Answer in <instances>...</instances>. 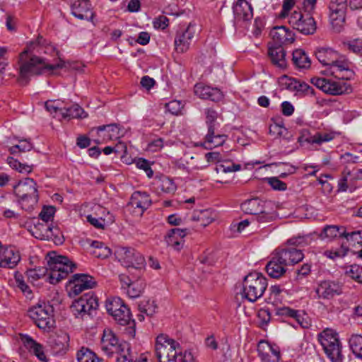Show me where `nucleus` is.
Returning <instances> with one entry per match:
<instances>
[{"mask_svg": "<svg viewBox=\"0 0 362 362\" xmlns=\"http://www.w3.org/2000/svg\"><path fill=\"white\" fill-rule=\"evenodd\" d=\"M267 182L269 185L276 190H285L286 189V184L281 181L276 177L267 178Z\"/></svg>", "mask_w": 362, "mask_h": 362, "instance_id": "nucleus-63", "label": "nucleus"}, {"mask_svg": "<svg viewBox=\"0 0 362 362\" xmlns=\"http://www.w3.org/2000/svg\"><path fill=\"white\" fill-rule=\"evenodd\" d=\"M155 354L158 362H194L190 352L183 351L177 341L164 334L156 338Z\"/></svg>", "mask_w": 362, "mask_h": 362, "instance_id": "nucleus-4", "label": "nucleus"}, {"mask_svg": "<svg viewBox=\"0 0 362 362\" xmlns=\"http://www.w3.org/2000/svg\"><path fill=\"white\" fill-rule=\"evenodd\" d=\"M90 245L93 247L91 253L95 257L105 259L112 253L111 250L102 242L92 241Z\"/></svg>", "mask_w": 362, "mask_h": 362, "instance_id": "nucleus-41", "label": "nucleus"}, {"mask_svg": "<svg viewBox=\"0 0 362 362\" xmlns=\"http://www.w3.org/2000/svg\"><path fill=\"white\" fill-rule=\"evenodd\" d=\"M78 362H103V359L98 357L95 353L86 348H81L77 353Z\"/></svg>", "mask_w": 362, "mask_h": 362, "instance_id": "nucleus-45", "label": "nucleus"}, {"mask_svg": "<svg viewBox=\"0 0 362 362\" xmlns=\"http://www.w3.org/2000/svg\"><path fill=\"white\" fill-rule=\"evenodd\" d=\"M349 344L354 356L362 360V335L352 334L349 339Z\"/></svg>", "mask_w": 362, "mask_h": 362, "instance_id": "nucleus-43", "label": "nucleus"}, {"mask_svg": "<svg viewBox=\"0 0 362 362\" xmlns=\"http://www.w3.org/2000/svg\"><path fill=\"white\" fill-rule=\"evenodd\" d=\"M341 235L344 240L341 242L340 248L336 250L325 251L324 254L327 257L330 259L343 257L347 255L350 247H356L357 245L362 246V230L351 233L344 230Z\"/></svg>", "mask_w": 362, "mask_h": 362, "instance_id": "nucleus-11", "label": "nucleus"}, {"mask_svg": "<svg viewBox=\"0 0 362 362\" xmlns=\"http://www.w3.org/2000/svg\"><path fill=\"white\" fill-rule=\"evenodd\" d=\"M21 259L20 252L14 247H4L0 255V267L13 269Z\"/></svg>", "mask_w": 362, "mask_h": 362, "instance_id": "nucleus-20", "label": "nucleus"}, {"mask_svg": "<svg viewBox=\"0 0 362 362\" xmlns=\"http://www.w3.org/2000/svg\"><path fill=\"white\" fill-rule=\"evenodd\" d=\"M268 53L273 64L281 69L286 67V52L282 47L272 46Z\"/></svg>", "mask_w": 362, "mask_h": 362, "instance_id": "nucleus-32", "label": "nucleus"}, {"mask_svg": "<svg viewBox=\"0 0 362 362\" xmlns=\"http://www.w3.org/2000/svg\"><path fill=\"white\" fill-rule=\"evenodd\" d=\"M6 162L11 168L21 173L28 174L33 171V165L21 163L11 156L7 158Z\"/></svg>", "mask_w": 362, "mask_h": 362, "instance_id": "nucleus-46", "label": "nucleus"}, {"mask_svg": "<svg viewBox=\"0 0 362 362\" xmlns=\"http://www.w3.org/2000/svg\"><path fill=\"white\" fill-rule=\"evenodd\" d=\"M28 49L29 51L35 52L38 54L45 53L52 54L56 52L57 55L59 54L55 47L42 37H39L35 42H31Z\"/></svg>", "mask_w": 362, "mask_h": 362, "instance_id": "nucleus-33", "label": "nucleus"}, {"mask_svg": "<svg viewBox=\"0 0 362 362\" xmlns=\"http://www.w3.org/2000/svg\"><path fill=\"white\" fill-rule=\"evenodd\" d=\"M88 115L78 105H73L69 108H64L61 113L62 119L69 120L74 118H86Z\"/></svg>", "mask_w": 362, "mask_h": 362, "instance_id": "nucleus-39", "label": "nucleus"}, {"mask_svg": "<svg viewBox=\"0 0 362 362\" xmlns=\"http://www.w3.org/2000/svg\"><path fill=\"white\" fill-rule=\"evenodd\" d=\"M21 338L23 344L30 353L35 355L40 361L42 362H48V358L44 352L42 345L37 343L28 334H21Z\"/></svg>", "mask_w": 362, "mask_h": 362, "instance_id": "nucleus-29", "label": "nucleus"}, {"mask_svg": "<svg viewBox=\"0 0 362 362\" xmlns=\"http://www.w3.org/2000/svg\"><path fill=\"white\" fill-rule=\"evenodd\" d=\"M100 347L109 357H114L116 362H132L134 360L129 344L119 341L111 329L104 330Z\"/></svg>", "mask_w": 362, "mask_h": 362, "instance_id": "nucleus-5", "label": "nucleus"}, {"mask_svg": "<svg viewBox=\"0 0 362 362\" xmlns=\"http://www.w3.org/2000/svg\"><path fill=\"white\" fill-rule=\"evenodd\" d=\"M205 115L208 131L212 132V130H216V126L218 124L216 122L218 118L217 112L211 108H207L205 110Z\"/></svg>", "mask_w": 362, "mask_h": 362, "instance_id": "nucleus-51", "label": "nucleus"}, {"mask_svg": "<svg viewBox=\"0 0 362 362\" xmlns=\"http://www.w3.org/2000/svg\"><path fill=\"white\" fill-rule=\"evenodd\" d=\"M52 228L47 224V223H38L34 226L32 229L33 235L39 239L48 238L52 233Z\"/></svg>", "mask_w": 362, "mask_h": 362, "instance_id": "nucleus-44", "label": "nucleus"}, {"mask_svg": "<svg viewBox=\"0 0 362 362\" xmlns=\"http://www.w3.org/2000/svg\"><path fill=\"white\" fill-rule=\"evenodd\" d=\"M151 204V199L146 192L139 191L134 192L131 197L129 205L139 210L140 215H142Z\"/></svg>", "mask_w": 362, "mask_h": 362, "instance_id": "nucleus-28", "label": "nucleus"}, {"mask_svg": "<svg viewBox=\"0 0 362 362\" xmlns=\"http://www.w3.org/2000/svg\"><path fill=\"white\" fill-rule=\"evenodd\" d=\"M98 132L103 133V141L107 142L119 137L120 130L116 124L100 126L97 128Z\"/></svg>", "mask_w": 362, "mask_h": 362, "instance_id": "nucleus-38", "label": "nucleus"}, {"mask_svg": "<svg viewBox=\"0 0 362 362\" xmlns=\"http://www.w3.org/2000/svg\"><path fill=\"white\" fill-rule=\"evenodd\" d=\"M241 169V165L239 164H231L230 165H226L224 164L218 165L216 167V171L217 173H227L231 172H236Z\"/></svg>", "mask_w": 362, "mask_h": 362, "instance_id": "nucleus-57", "label": "nucleus"}, {"mask_svg": "<svg viewBox=\"0 0 362 362\" xmlns=\"http://www.w3.org/2000/svg\"><path fill=\"white\" fill-rule=\"evenodd\" d=\"M233 13L238 22L250 21L253 17V9L246 0H238L234 4Z\"/></svg>", "mask_w": 362, "mask_h": 362, "instance_id": "nucleus-23", "label": "nucleus"}, {"mask_svg": "<svg viewBox=\"0 0 362 362\" xmlns=\"http://www.w3.org/2000/svg\"><path fill=\"white\" fill-rule=\"evenodd\" d=\"M183 106L182 102L177 100H171L165 105L166 110L172 115H175L181 113Z\"/></svg>", "mask_w": 362, "mask_h": 362, "instance_id": "nucleus-55", "label": "nucleus"}, {"mask_svg": "<svg viewBox=\"0 0 362 362\" xmlns=\"http://www.w3.org/2000/svg\"><path fill=\"white\" fill-rule=\"evenodd\" d=\"M106 309L107 313L120 325H128L132 315L129 309L124 301L119 297H114L106 301Z\"/></svg>", "mask_w": 362, "mask_h": 362, "instance_id": "nucleus-15", "label": "nucleus"}, {"mask_svg": "<svg viewBox=\"0 0 362 362\" xmlns=\"http://www.w3.org/2000/svg\"><path fill=\"white\" fill-rule=\"evenodd\" d=\"M55 212V209L53 206H45L42 209L39 214V217L44 222L47 223L52 219Z\"/></svg>", "mask_w": 362, "mask_h": 362, "instance_id": "nucleus-62", "label": "nucleus"}, {"mask_svg": "<svg viewBox=\"0 0 362 362\" xmlns=\"http://www.w3.org/2000/svg\"><path fill=\"white\" fill-rule=\"evenodd\" d=\"M344 47L349 51L361 55L362 53V40L354 39L344 42Z\"/></svg>", "mask_w": 362, "mask_h": 362, "instance_id": "nucleus-53", "label": "nucleus"}, {"mask_svg": "<svg viewBox=\"0 0 362 362\" xmlns=\"http://www.w3.org/2000/svg\"><path fill=\"white\" fill-rule=\"evenodd\" d=\"M346 8L347 0H331L329 5L331 20L344 21Z\"/></svg>", "mask_w": 362, "mask_h": 362, "instance_id": "nucleus-30", "label": "nucleus"}, {"mask_svg": "<svg viewBox=\"0 0 362 362\" xmlns=\"http://www.w3.org/2000/svg\"><path fill=\"white\" fill-rule=\"evenodd\" d=\"M194 93L199 98L210 100L214 102H219L223 98V94L220 89L211 86L197 83L194 86Z\"/></svg>", "mask_w": 362, "mask_h": 362, "instance_id": "nucleus-21", "label": "nucleus"}, {"mask_svg": "<svg viewBox=\"0 0 362 362\" xmlns=\"http://www.w3.org/2000/svg\"><path fill=\"white\" fill-rule=\"evenodd\" d=\"M345 274L356 281L362 284V267L358 264L349 266L346 268Z\"/></svg>", "mask_w": 362, "mask_h": 362, "instance_id": "nucleus-49", "label": "nucleus"}, {"mask_svg": "<svg viewBox=\"0 0 362 362\" xmlns=\"http://www.w3.org/2000/svg\"><path fill=\"white\" fill-rule=\"evenodd\" d=\"M98 308L97 297L93 292H88L72 303L71 310L76 317L83 320L90 317Z\"/></svg>", "mask_w": 362, "mask_h": 362, "instance_id": "nucleus-10", "label": "nucleus"}, {"mask_svg": "<svg viewBox=\"0 0 362 362\" xmlns=\"http://www.w3.org/2000/svg\"><path fill=\"white\" fill-rule=\"evenodd\" d=\"M287 88L290 90H296L298 93L305 95H315V90L308 83L295 78H289L287 83Z\"/></svg>", "mask_w": 362, "mask_h": 362, "instance_id": "nucleus-36", "label": "nucleus"}, {"mask_svg": "<svg viewBox=\"0 0 362 362\" xmlns=\"http://www.w3.org/2000/svg\"><path fill=\"white\" fill-rule=\"evenodd\" d=\"M266 271L270 277L279 279L286 273V266L274 252L270 261L267 264Z\"/></svg>", "mask_w": 362, "mask_h": 362, "instance_id": "nucleus-26", "label": "nucleus"}, {"mask_svg": "<svg viewBox=\"0 0 362 362\" xmlns=\"http://www.w3.org/2000/svg\"><path fill=\"white\" fill-rule=\"evenodd\" d=\"M293 62L294 65L299 69H307L310 67L311 61L305 53L301 49H296L293 52Z\"/></svg>", "mask_w": 362, "mask_h": 362, "instance_id": "nucleus-37", "label": "nucleus"}, {"mask_svg": "<svg viewBox=\"0 0 362 362\" xmlns=\"http://www.w3.org/2000/svg\"><path fill=\"white\" fill-rule=\"evenodd\" d=\"M136 165L138 168L144 170L148 177H151L153 176V172L150 167L148 160L143 158H139L136 161Z\"/></svg>", "mask_w": 362, "mask_h": 362, "instance_id": "nucleus-64", "label": "nucleus"}, {"mask_svg": "<svg viewBox=\"0 0 362 362\" xmlns=\"http://www.w3.org/2000/svg\"><path fill=\"white\" fill-rule=\"evenodd\" d=\"M156 308L155 302L151 300H142L139 304L140 312L148 316L153 315L156 313Z\"/></svg>", "mask_w": 362, "mask_h": 362, "instance_id": "nucleus-52", "label": "nucleus"}, {"mask_svg": "<svg viewBox=\"0 0 362 362\" xmlns=\"http://www.w3.org/2000/svg\"><path fill=\"white\" fill-rule=\"evenodd\" d=\"M13 190L23 209L30 210L38 202L37 185L32 178L20 180L13 186Z\"/></svg>", "mask_w": 362, "mask_h": 362, "instance_id": "nucleus-6", "label": "nucleus"}, {"mask_svg": "<svg viewBox=\"0 0 362 362\" xmlns=\"http://www.w3.org/2000/svg\"><path fill=\"white\" fill-rule=\"evenodd\" d=\"M275 313L276 315L282 316V317H293V316H296L297 310L291 309L288 307L283 306L278 307L275 308Z\"/></svg>", "mask_w": 362, "mask_h": 362, "instance_id": "nucleus-61", "label": "nucleus"}, {"mask_svg": "<svg viewBox=\"0 0 362 362\" xmlns=\"http://www.w3.org/2000/svg\"><path fill=\"white\" fill-rule=\"evenodd\" d=\"M315 57L323 65L329 66L331 75L338 79L351 80L354 76L351 63L339 53L329 47H318Z\"/></svg>", "mask_w": 362, "mask_h": 362, "instance_id": "nucleus-3", "label": "nucleus"}, {"mask_svg": "<svg viewBox=\"0 0 362 362\" xmlns=\"http://www.w3.org/2000/svg\"><path fill=\"white\" fill-rule=\"evenodd\" d=\"M144 289V284L140 281H134L126 288V293L129 298H135L141 294Z\"/></svg>", "mask_w": 362, "mask_h": 362, "instance_id": "nucleus-47", "label": "nucleus"}, {"mask_svg": "<svg viewBox=\"0 0 362 362\" xmlns=\"http://www.w3.org/2000/svg\"><path fill=\"white\" fill-rule=\"evenodd\" d=\"M313 14L303 15L299 11H294L288 18L289 25L303 35H313L317 29V23Z\"/></svg>", "mask_w": 362, "mask_h": 362, "instance_id": "nucleus-13", "label": "nucleus"}, {"mask_svg": "<svg viewBox=\"0 0 362 362\" xmlns=\"http://www.w3.org/2000/svg\"><path fill=\"white\" fill-rule=\"evenodd\" d=\"M333 133L317 132L314 140L315 144L321 145L322 143L328 142L334 139Z\"/></svg>", "mask_w": 362, "mask_h": 362, "instance_id": "nucleus-59", "label": "nucleus"}, {"mask_svg": "<svg viewBox=\"0 0 362 362\" xmlns=\"http://www.w3.org/2000/svg\"><path fill=\"white\" fill-rule=\"evenodd\" d=\"M315 139V134L314 135L310 134L308 129H303L300 132V136L298 137V141L300 145L304 144H315L314 140Z\"/></svg>", "mask_w": 362, "mask_h": 362, "instance_id": "nucleus-58", "label": "nucleus"}, {"mask_svg": "<svg viewBox=\"0 0 362 362\" xmlns=\"http://www.w3.org/2000/svg\"><path fill=\"white\" fill-rule=\"evenodd\" d=\"M275 252L286 267L298 263L304 257L301 250L292 247L276 250Z\"/></svg>", "mask_w": 362, "mask_h": 362, "instance_id": "nucleus-22", "label": "nucleus"}, {"mask_svg": "<svg viewBox=\"0 0 362 362\" xmlns=\"http://www.w3.org/2000/svg\"><path fill=\"white\" fill-rule=\"evenodd\" d=\"M32 144L26 139L20 140L19 144L9 148V152L11 154H16L18 152L29 151L32 149Z\"/></svg>", "mask_w": 362, "mask_h": 362, "instance_id": "nucleus-54", "label": "nucleus"}, {"mask_svg": "<svg viewBox=\"0 0 362 362\" xmlns=\"http://www.w3.org/2000/svg\"><path fill=\"white\" fill-rule=\"evenodd\" d=\"M194 35V28L190 25L185 30L178 31L175 38V50L180 53L187 52L189 48Z\"/></svg>", "mask_w": 362, "mask_h": 362, "instance_id": "nucleus-19", "label": "nucleus"}, {"mask_svg": "<svg viewBox=\"0 0 362 362\" xmlns=\"http://www.w3.org/2000/svg\"><path fill=\"white\" fill-rule=\"evenodd\" d=\"M50 344L55 354H64L69 349V335L66 332H61L52 339Z\"/></svg>", "mask_w": 362, "mask_h": 362, "instance_id": "nucleus-31", "label": "nucleus"}, {"mask_svg": "<svg viewBox=\"0 0 362 362\" xmlns=\"http://www.w3.org/2000/svg\"><path fill=\"white\" fill-rule=\"evenodd\" d=\"M18 64V81L26 84L32 76L51 74L57 69H62L64 66V62L59 57L56 62L52 63L47 58L35 55L28 56V50H25L19 56Z\"/></svg>", "mask_w": 362, "mask_h": 362, "instance_id": "nucleus-2", "label": "nucleus"}, {"mask_svg": "<svg viewBox=\"0 0 362 362\" xmlns=\"http://www.w3.org/2000/svg\"><path fill=\"white\" fill-rule=\"evenodd\" d=\"M35 325L45 332L51 331L55 325L54 308L46 302H39L30 307L28 311Z\"/></svg>", "mask_w": 362, "mask_h": 362, "instance_id": "nucleus-8", "label": "nucleus"}, {"mask_svg": "<svg viewBox=\"0 0 362 362\" xmlns=\"http://www.w3.org/2000/svg\"><path fill=\"white\" fill-rule=\"evenodd\" d=\"M115 255L118 261L127 268L141 270L146 266L144 256L134 248L119 247L116 250Z\"/></svg>", "mask_w": 362, "mask_h": 362, "instance_id": "nucleus-12", "label": "nucleus"}, {"mask_svg": "<svg viewBox=\"0 0 362 362\" xmlns=\"http://www.w3.org/2000/svg\"><path fill=\"white\" fill-rule=\"evenodd\" d=\"M71 13L78 19L92 21L93 13L87 0H76L71 5Z\"/></svg>", "mask_w": 362, "mask_h": 362, "instance_id": "nucleus-24", "label": "nucleus"}, {"mask_svg": "<svg viewBox=\"0 0 362 362\" xmlns=\"http://www.w3.org/2000/svg\"><path fill=\"white\" fill-rule=\"evenodd\" d=\"M264 203L255 198L246 200L241 204L242 211L248 214L256 215L264 211Z\"/></svg>", "mask_w": 362, "mask_h": 362, "instance_id": "nucleus-35", "label": "nucleus"}, {"mask_svg": "<svg viewBox=\"0 0 362 362\" xmlns=\"http://www.w3.org/2000/svg\"><path fill=\"white\" fill-rule=\"evenodd\" d=\"M187 229L175 228L168 230L165 236V240L168 246L175 250H180L185 243V237L187 235Z\"/></svg>", "mask_w": 362, "mask_h": 362, "instance_id": "nucleus-25", "label": "nucleus"}, {"mask_svg": "<svg viewBox=\"0 0 362 362\" xmlns=\"http://www.w3.org/2000/svg\"><path fill=\"white\" fill-rule=\"evenodd\" d=\"M45 106L46 110L53 115L54 117L62 119L61 113L64 110V107L61 106V102L59 100H48L45 102Z\"/></svg>", "mask_w": 362, "mask_h": 362, "instance_id": "nucleus-48", "label": "nucleus"}, {"mask_svg": "<svg viewBox=\"0 0 362 362\" xmlns=\"http://www.w3.org/2000/svg\"><path fill=\"white\" fill-rule=\"evenodd\" d=\"M311 238L310 236H298L291 238L288 240V243L291 245L298 247H304L310 244Z\"/></svg>", "mask_w": 362, "mask_h": 362, "instance_id": "nucleus-56", "label": "nucleus"}, {"mask_svg": "<svg viewBox=\"0 0 362 362\" xmlns=\"http://www.w3.org/2000/svg\"><path fill=\"white\" fill-rule=\"evenodd\" d=\"M341 293V286L339 283L332 281H321L316 288L318 298L322 299H332Z\"/></svg>", "mask_w": 362, "mask_h": 362, "instance_id": "nucleus-17", "label": "nucleus"}, {"mask_svg": "<svg viewBox=\"0 0 362 362\" xmlns=\"http://www.w3.org/2000/svg\"><path fill=\"white\" fill-rule=\"evenodd\" d=\"M226 138L227 136L225 134H215V130H212V132L208 131L202 146L206 149H211L222 146L225 143Z\"/></svg>", "mask_w": 362, "mask_h": 362, "instance_id": "nucleus-34", "label": "nucleus"}, {"mask_svg": "<svg viewBox=\"0 0 362 362\" xmlns=\"http://www.w3.org/2000/svg\"><path fill=\"white\" fill-rule=\"evenodd\" d=\"M152 185L153 190L158 194H173L177 189L174 181L165 175L156 177Z\"/></svg>", "mask_w": 362, "mask_h": 362, "instance_id": "nucleus-27", "label": "nucleus"}, {"mask_svg": "<svg viewBox=\"0 0 362 362\" xmlns=\"http://www.w3.org/2000/svg\"><path fill=\"white\" fill-rule=\"evenodd\" d=\"M267 286V279L262 274L250 273L244 278L243 282L242 298L249 302H256L263 296Z\"/></svg>", "mask_w": 362, "mask_h": 362, "instance_id": "nucleus-7", "label": "nucleus"}, {"mask_svg": "<svg viewBox=\"0 0 362 362\" xmlns=\"http://www.w3.org/2000/svg\"><path fill=\"white\" fill-rule=\"evenodd\" d=\"M339 81H334L325 78H313L311 83L323 92L337 95L348 93L351 91V87L349 83L344 81L345 80L339 79Z\"/></svg>", "mask_w": 362, "mask_h": 362, "instance_id": "nucleus-14", "label": "nucleus"}, {"mask_svg": "<svg viewBox=\"0 0 362 362\" xmlns=\"http://www.w3.org/2000/svg\"><path fill=\"white\" fill-rule=\"evenodd\" d=\"M46 260L48 268L37 267L27 270V277L31 282L45 276L49 271L48 281L52 284H56L66 278L69 273L73 272L75 267L74 264L66 257L57 255L55 252H49L46 256Z\"/></svg>", "mask_w": 362, "mask_h": 362, "instance_id": "nucleus-1", "label": "nucleus"}, {"mask_svg": "<svg viewBox=\"0 0 362 362\" xmlns=\"http://www.w3.org/2000/svg\"><path fill=\"white\" fill-rule=\"evenodd\" d=\"M318 341L331 361L334 362L342 361L341 345L337 332L332 329H325L318 334Z\"/></svg>", "mask_w": 362, "mask_h": 362, "instance_id": "nucleus-9", "label": "nucleus"}, {"mask_svg": "<svg viewBox=\"0 0 362 362\" xmlns=\"http://www.w3.org/2000/svg\"><path fill=\"white\" fill-rule=\"evenodd\" d=\"M274 46L291 44L294 40V34L291 30L285 26L274 27L270 32Z\"/></svg>", "mask_w": 362, "mask_h": 362, "instance_id": "nucleus-18", "label": "nucleus"}, {"mask_svg": "<svg viewBox=\"0 0 362 362\" xmlns=\"http://www.w3.org/2000/svg\"><path fill=\"white\" fill-rule=\"evenodd\" d=\"M257 352L262 362H279L281 356L280 348L276 344L264 340L258 343Z\"/></svg>", "mask_w": 362, "mask_h": 362, "instance_id": "nucleus-16", "label": "nucleus"}, {"mask_svg": "<svg viewBox=\"0 0 362 362\" xmlns=\"http://www.w3.org/2000/svg\"><path fill=\"white\" fill-rule=\"evenodd\" d=\"M192 219L194 221L199 222L201 226L206 227L209 226L214 218L212 216V214L210 211L202 210L194 211Z\"/></svg>", "mask_w": 362, "mask_h": 362, "instance_id": "nucleus-42", "label": "nucleus"}, {"mask_svg": "<svg viewBox=\"0 0 362 362\" xmlns=\"http://www.w3.org/2000/svg\"><path fill=\"white\" fill-rule=\"evenodd\" d=\"M269 291L270 296L268 302H272V303L274 305L280 300L279 296L284 290L281 288L280 286L274 285L270 287Z\"/></svg>", "mask_w": 362, "mask_h": 362, "instance_id": "nucleus-60", "label": "nucleus"}, {"mask_svg": "<svg viewBox=\"0 0 362 362\" xmlns=\"http://www.w3.org/2000/svg\"><path fill=\"white\" fill-rule=\"evenodd\" d=\"M344 230H346V228L344 226H338L336 225H327L323 228L319 237L322 240H332L337 238V236H339V238H342L341 233Z\"/></svg>", "mask_w": 362, "mask_h": 362, "instance_id": "nucleus-40", "label": "nucleus"}, {"mask_svg": "<svg viewBox=\"0 0 362 362\" xmlns=\"http://www.w3.org/2000/svg\"><path fill=\"white\" fill-rule=\"evenodd\" d=\"M75 282H78L87 289L92 288L95 286V282L93 278L89 275L84 274H76L72 276Z\"/></svg>", "mask_w": 362, "mask_h": 362, "instance_id": "nucleus-50", "label": "nucleus"}]
</instances>
